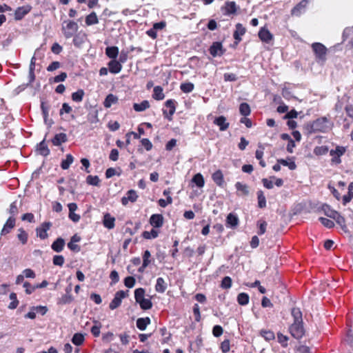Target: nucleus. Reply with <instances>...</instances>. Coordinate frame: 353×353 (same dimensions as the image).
<instances>
[{"instance_id": "a19ab883", "label": "nucleus", "mask_w": 353, "mask_h": 353, "mask_svg": "<svg viewBox=\"0 0 353 353\" xmlns=\"http://www.w3.org/2000/svg\"><path fill=\"white\" fill-rule=\"evenodd\" d=\"M277 161L279 163H281V165H283L284 166H288L289 168V169L291 170H294L296 168V165L295 162L293 161L290 160V161H288V160L281 159H278Z\"/></svg>"}, {"instance_id": "49530a36", "label": "nucleus", "mask_w": 353, "mask_h": 353, "mask_svg": "<svg viewBox=\"0 0 353 353\" xmlns=\"http://www.w3.org/2000/svg\"><path fill=\"white\" fill-rule=\"evenodd\" d=\"M145 290L143 288H138L134 291V298L137 303L141 301V300L144 299L145 297Z\"/></svg>"}, {"instance_id": "e2e57ef3", "label": "nucleus", "mask_w": 353, "mask_h": 353, "mask_svg": "<svg viewBox=\"0 0 353 353\" xmlns=\"http://www.w3.org/2000/svg\"><path fill=\"white\" fill-rule=\"evenodd\" d=\"M259 225V231L258 234L259 235L263 234L266 231L267 223L265 221H260L258 222Z\"/></svg>"}, {"instance_id": "b1692460", "label": "nucleus", "mask_w": 353, "mask_h": 353, "mask_svg": "<svg viewBox=\"0 0 353 353\" xmlns=\"http://www.w3.org/2000/svg\"><path fill=\"white\" fill-rule=\"evenodd\" d=\"M64 245H65L64 239L59 237V238L57 239V240L53 242V243L51 245V248L54 251H55L57 252H60L63 250Z\"/></svg>"}, {"instance_id": "ddd939ff", "label": "nucleus", "mask_w": 353, "mask_h": 353, "mask_svg": "<svg viewBox=\"0 0 353 353\" xmlns=\"http://www.w3.org/2000/svg\"><path fill=\"white\" fill-rule=\"evenodd\" d=\"M214 123L219 127L221 131H225L229 128V123L227 122L226 118L224 116H220L216 117Z\"/></svg>"}, {"instance_id": "9b49d317", "label": "nucleus", "mask_w": 353, "mask_h": 353, "mask_svg": "<svg viewBox=\"0 0 353 353\" xmlns=\"http://www.w3.org/2000/svg\"><path fill=\"white\" fill-rule=\"evenodd\" d=\"M165 106L169 109L168 114L166 110H163V114L168 120L172 119V116L175 112L174 101L169 99L165 102Z\"/></svg>"}, {"instance_id": "412c9836", "label": "nucleus", "mask_w": 353, "mask_h": 353, "mask_svg": "<svg viewBox=\"0 0 353 353\" xmlns=\"http://www.w3.org/2000/svg\"><path fill=\"white\" fill-rule=\"evenodd\" d=\"M167 288H168V284L166 283V282L165 281V280L163 278L159 277L157 279V283L155 285V290L157 292L163 293L166 290Z\"/></svg>"}, {"instance_id": "423d86ee", "label": "nucleus", "mask_w": 353, "mask_h": 353, "mask_svg": "<svg viewBox=\"0 0 353 353\" xmlns=\"http://www.w3.org/2000/svg\"><path fill=\"white\" fill-rule=\"evenodd\" d=\"M128 291L126 292L119 290L116 292L114 299L112 300L109 305V307L111 310L117 308L121 303L122 299L128 296Z\"/></svg>"}, {"instance_id": "09e8293b", "label": "nucleus", "mask_w": 353, "mask_h": 353, "mask_svg": "<svg viewBox=\"0 0 353 353\" xmlns=\"http://www.w3.org/2000/svg\"><path fill=\"white\" fill-rule=\"evenodd\" d=\"M158 236V232L152 229L150 232L145 231L143 232V237L146 239H155Z\"/></svg>"}, {"instance_id": "6ab92c4d", "label": "nucleus", "mask_w": 353, "mask_h": 353, "mask_svg": "<svg viewBox=\"0 0 353 353\" xmlns=\"http://www.w3.org/2000/svg\"><path fill=\"white\" fill-rule=\"evenodd\" d=\"M115 219L110 214L107 213L103 216V225L110 230L114 227Z\"/></svg>"}, {"instance_id": "20e7f679", "label": "nucleus", "mask_w": 353, "mask_h": 353, "mask_svg": "<svg viewBox=\"0 0 353 353\" xmlns=\"http://www.w3.org/2000/svg\"><path fill=\"white\" fill-rule=\"evenodd\" d=\"M78 29V24L73 21H65L63 23L62 30L65 38L72 37Z\"/></svg>"}, {"instance_id": "c85d7f7f", "label": "nucleus", "mask_w": 353, "mask_h": 353, "mask_svg": "<svg viewBox=\"0 0 353 353\" xmlns=\"http://www.w3.org/2000/svg\"><path fill=\"white\" fill-rule=\"evenodd\" d=\"M150 323V319L149 317L145 318H139L137 321V327L140 330H145L148 326Z\"/></svg>"}, {"instance_id": "864d4df0", "label": "nucleus", "mask_w": 353, "mask_h": 353, "mask_svg": "<svg viewBox=\"0 0 353 353\" xmlns=\"http://www.w3.org/2000/svg\"><path fill=\"white\" fill-rule=\"evenodd\" d=\"M319 220L327 228H332L334 226V223L327 218L320 217Z\"/></svg>"}, {"instance_id": "39448f33", "label": "nucleus", "mask_w": 353, "mask_h": 353, "mask_svg": "<svg viewBox=\"0 0 353 353\" xmlns=\"http://www.w3.org/2000/svg\"><path fill=\"white\" fill-rule=\"evenodd\" d=\"M346 152V148L343 146H336L334 150H331L330 152V156L332 157L331 161L334 164H339L341 163V157L343 156Z\"/></svg>"}, {"instance_id": "6e6d98bb", "label": "nucleus", "mask_w": 353, "mask_h": 353, "mask_svg": "<svg viewBox=\"0 0 353 353\" xmlns=\"http://www.w3.org/2000/svg\"><path fill=\"white\" fill-rule=\"evenodd\" d=\"M327 152L328 148L327 146L316 147L314 150V152L316 155H323L327 154Z\"/></svg>"}, {"instance_id": "79ce46f5", "label": "nucleus", "mask_w": 353, "mask_h": 353, "mask_svg": "<svg viewBox=\"0 0 353 353\" xmlns=\"http://www.w3.org/2000/svg\"><path fill=\"white\" fill-rule=\"evenodd\" d=\"M84 91L81 89L72 94V99L75 102H81L84 96Z\"/></svg>"}, {"instance_id": "338daca9", "label": "nucleus", "mask_w": 353, "mask_h": 353, "mask_svg": "<svg viewBox=\"0 0 353 353\" xmlns=\"http://www.w3.org/2000/svg\"><path fill=\"white\" fill-rule=\"evenodd\" d=\"M72 111V108L67 103H63L62 105V108L60 110L59 114L62 115L64 112L69 114Z\"/></svg>"}, {"instance_id": "0eeeda50", "label": "nucleus", "mask_w": 353, "mask_h": 353, "mask_svg": "<svg viewBox=\"0 0 353 353\" xmlns=\"http://www.w3.org/2000/svg\"><path fill=\"white\" fill-rule=\"evenodd\" d=\"M52 223L50 222L43 223L39 228L36 229L37 236L41 239H46L48 238V230H50Z\"/></svg>"}, {"instance_id": "a878e982", "label": "nucleus", "mask_w": 353, "mask_h": 353, "mask_svg": "<svg viewBox=\"0 0 353 353\" xmlns=\"http://www.w3.org/2000/svg\"><path fill=\"white\" fill-rule=\"evenodd\" d=\"M118 102V97L112 94H109L103 102V105L106 108H110L113 104Z\"/></svg>"}, {"instance_id": "680f3d73", "label": "nucleus", "mask_w": 353, "mask_h": 353, "mask_svg": "<svg viewBox=\"0 0 353 353\" xmlns=\"http://www.w3.org/2000/svg\"><path fill=\"white\" fill-rule=\"evenodd\" d=\"M277 338H278L279 342L282 345L283 347H287L288 341V336L283 335L281 333H279L277 334Z\"/></svg>"}, {"instance_id": "7c9ffc66", "label": "nucleus", "mask_w": 353, "mask_h": 353, "mask_svg": "<svg viewBox=\"0 0 353 353\" xmlns=\"http://www.w3.org/2000/svg\"><path fill=\"white\" fill-rule=\"evenodd\" d=\"M150 103L148 101L144 100L140 103H134L133 108L137 112H142L149 108Z\"/></svg>"}, {"instance_id": "5fc2aeb1", "label": "nucleus", "mask_w": 353, "mask_h": 353, "mask_svg": "<svg viewBox=\"0 0 353 353\" xmlns=\"http://www.w3.org/2000/svg\"><path fill=\"white\" fill-rule=\"evenodd\" d=\"M73 298L71 294L65 293L62 297L59 299V303L61 304H67L70 303L72 301Z\"/></svg>"}, {"instance_id": "393cba45", "label": "nucleus", "mask_w": 353, "mask_h": 353, "mask_svg": "<svg viewBox=\"0 0 353 353\" xmlns=\"http://www.w3.org/2000/svg\"><path fill=\"white\" fill-rule=\"evenodd\" d=\"M321 210L325 216L333 219L336 218V216L339 213L337 211L332 209L330 205L326 204L323 205Z\"/></svg>"}, {"instance_id": "bf43d9fd", "label": "nucleus", "mask_w": 353, "mask_h": 353, "mask_svg": "<svg viewBox=\"0 0 353 353\" xmlns=\"http://www.w3.org/2000/svg\"><path fill=\"white\" fill-rule=\"evenodd\" d=\"M65 259L62 255H55L53 257V264L55 265L62 266L64 263Z\"/></svg>"}, {"instance_id": "7ed1b4c3", "label": "nucleus", "mask_w": 353, "mask_h": 353, "mask_svg": "<svg viewBox=\"0 0 353 353\" xmlns=\"http://www.w3.org/2000/svg\"><path fill=\"white\" fill-rule=\"evenodd\" d=\"M312 49L315 54L316 61L321 65L324 64L326 61L327 48L321 43L316 42L312 44Z\"/></svg>"}, {"instance_id": "2eb2a0df", "label": "nucleus", "mask_w": 353, "mask_h": 353, "mask_svg": "<svg viewBox=\"0 0 353 353\" xmlns=\"http://www.w3.org/2000/svg\"><path fill=\"white\" fill-rule=\"evenodd\" d=\"M235 188L237 190V194L241 196H246L249 194V187L244 183L241 182H236L235 183Z\"/></svg>"}, {"instance_id": "de8ad7c7", "label": "nucleus", "mask_w": 353, "mask_h": 353, "mask_svg": "<svg viewBox=\"0 0 353 353\" xmlns=\"http://www.w3.org/2000/svg\"><path fill=\"white\" fill-rule=\"evenodd\" d=\"M194 84L192 83H181L180 88L185 93L191 92L194 90Z\"/></svg>"}, {"instance_id": "1a4fd4ad", "label": "nucleus", "mask_w": 353, "mask_h": 353, "mask_svg": "<svg viewBox=\"0 0 353 353\" xmlns=\"http://www.w3.org/2000/svg\"><path fill=\"white\" fill-rule=\"evenodd\" d=\"M138 195L134 190H130L127 192L125 196L121 199V203L123 205H127L129 202L134 203L137 201Z\"/></svg>"}, {"instance_id": "72a5a7b5", "label": "nucleus", "mask_w": 353, "mask_h": 353, "mask_svg": "<svg viewBox=\"0 0 353 353\" xmlns=\"http://www.w3.org/2000/svg\"><path fill=\"white\" fill-rule=\"evenodd\" d=\"M74 158L70 154L66 155L65 159L63 160L61 163V167L63 170H67L70 165L73 163Z\"/></svg>"}, {"instance_id": "dca6fc26", "label": "nucleus", "mask_w": 353, "mask_h": 353, "mask_svg": "<svg viewBox=\"0 0 353 353\" xmlns=\"http://www.w3.org/2000/svg\"><path fill=\"white\" fill-rule=\"evenodd\" d=\"M15 225V218L13 216H10L6 223L3 225V228L1 230V234L5 235L10 232V230L13 228Z\"/></svg>"}, {"instance_id": "052dcab7", "label": "nucleus", "mask_w": 353, "mask_h": 353, "mask_svg": "<svg viewBox=\"0 0 353 353\" xmlns=\"http://www.w3.org/2000/svg\"><path fill=\"white\" fill-rule=\"evenodd\" d=\"M124 284L127 288H132L135 285V279L133 276H127L124 280Z\"/></svg>"}, {"instance_id": "4be33fe9", "label": "nucleus", "mask_w": 353, "mask_h": 353, "mask_svg": "<svg viewBox=\"0 0 353 353\" xmlns=\"http://www.w3.org/2000/svg\"><path fill=\"white\" fill-rule=\"evenodd\" d=\"M214 182L219 186L222 187L224 183L223 174L222 172L219 170L213 173L212 176Z\"/></svg>"}, {"instance_id": "c03bdc74", "label": "nucleus", "mask_w": 353, "mask_h": 353, "mask_svg": "<svg viewBox=\"0 0 353 353\" xmlns=\"http://www.w3.org/2000/svg\"><path fill=\"white\" fill-rule=\"evenodd\" d=\"M86 183L91 185L98 186L100 183V179L98 176L88 175L86 178Z\"/></svg>"}, {"instance_id": "0e129e2a", "label": "nucleus", "mask_w": 353, "mask_h": 353, "mask_svg": "<svg viewBox=\"0 0 353 353\" xmlns=\"http://www.w3.org/2000/svg\"><path fill=\"white\" fill-rule=\"evenodd\" d=\"M28 12V10H25L23 8H19L15 12V18L21 19Z\"/></svg>"}, {"instance_id": "a18cd8bd", "label": "nucleus", "mask_w": 353, "mask_h": 353, "mask_svg": "<svg viewBox=\"0 0 353 353\" xmlns=\"http://www.w3.org/2000/svg\"><path fill=\"white\" fill-rule=\"evenodd\" d=\"M138 303L139 304L141 308L144 310H149L152 307V303L149 299H142Z\"/></svg>"}, {"instance_id": "ea45409f", "label": "nucleus", "mask_w": 353, "mask_h": 353, "mask_svg": "<svg viewBox=\"0 0 353 353\" xmlns=\"http://www.w3.org/2000/svg\"><path fill=\"white\" fill-rule=\"evenodd\" d=\"M10 299L11 300V302L8 305V308L10 310H14L17 308L19 304V301L17 298V294L14 292H12L10 296Z\"/></svg>"}, {"instance_id": "bb28decb", "label": "nucleus", "mask_w": 353, "mask_h": 353, "mask_svg": "<svg viewBox=\"0 0 353 353\" xmlns=\"http://www.w3.org/2000/svg\"><path fill=\"white\" fill-rule=\"evenodd\" d=\"M105 54L110 59H115L119 54V48L110 46L105 48Z\"/></svg>"}, {"instance_id": "e433bc0d", "label": "nucleus", "mask_w": 353, "mask_h": 353, "mask_svg": "<svg viewBox=\"0 0 353 353\" xmlns=\"http://www.w3.org/2000/svg\"><path fill=\"white\" fill-rule=\"evenodd\" d=\"M250 300V297L248 294L245 292H241L237 296V301L239 305H246L248 304Z\"/></svg>"}, {"instance_id": "a211bd4d", "label": "nucleus", "mask_w": 353, "mask_h": 353, "mask_svg": "<svg viewBox=\"0 0 353 353\" xmlns=\"http://www.w3.org/2000/svg\"><path fill=\"white\" fill-rule=\"evenodd\" d=\"M246 29L241 23L236 25V30L234 32L233 37L238 42L241 41V37L245 33Z\"/></svg>"}, {"instance_id": "f3484780", "label": "nucleus", "mask_w": 353, "mask_h": 353, "mask_svg": "<svg viewBox=\"0 0 353 353\" xmlns=\"http://www.w3.org/2000/svg\"><path fill=\"white\" fill-rule=\"evenodd\" d=\"M222 10L225 14H234L236 12V5L234 1H228L222 8Z\"/></svg>"}, {"instance_id": "aec40b11", "label": "nucleus", "mask_w": 353, "mask_h": 353, "mask_svg": "<svg viewBox=\"0 0 353 353\" xmlns=\"http://www.w3.org/2000/svg\"><path fill=\"white\" fill-rule=\"evenodd\" d=\"M239 224V218L236 215L230 213L226 218L227 227L235 228Z\"/></svg>"}, {"instance_id": "9d476101", "label": "nucleus", "mask_w": 353, "mask_h": 353, "mask_svg": "<svg viewBox=\"0 0 353 353\" xmlns=\"http://www.w3.org/2000/svg\"><path fill=\"white\" fill-rule=\"evenodd\" d=\"M259 37L263 42L269 43L272 39L273 35L268 28L263 27L259 32Z\"/></svg>"}, {"instance_id": "4c0bfd02", "label": "nucleus", "mask_w": 353, "mask_h": 353, "mask_svg": "<svg viewBox=\"0 0 353 353\" xmlns=\"http://www.w3.org/2000/svg\"><path fill=\"white\" fill-rule=\"evenodd\" d=\"M257 199L259 208H265L266 206V199L265 196H264L263 191L259 190L257 192Z\"/></svg>"}, {"instance_id": "37998d69", "label": "nucleus", "mask_w": 353, "mask_h": 353, "mask_svg": "<svg viewBox=\"0 0 353 353\" xmlns=\"http://www.w3.org/2000/svg\"><path fill=\"white\" fill-rule=\"evenodd\" d=\"M84 341V336L80 333H76L74 334L72 342L76 345H81Z\"/></svg>"}, {"instance_id": "4d7b16f0", "label": "nucleus", "mask_w": 353, "mask_h": 353, "mask_svg": "<svg viewBox=\"0 0 353 353\" xmlns=\"http://www.w3.org/2000/svg\"><path fill=\"white\" fill-rule=\"evenodd\" d=\"M8 212L10 214V216H13V217H14V216L18 214L19 211H18L17 201H14L10 204Z\"/></svg>"}, {"instance_id": "4468645a", "label": "nucleus", "mask_w": 353, "mask_h": 353, "mask_svg": "<svg viewBox=\"0 0 353 353\" xmlns=\"http://www.w3.org/2000/svg\"><path fill=\"white\" fill-rule=\"evenodd\" d=\"M108 65L109 71L112 74H118L122 69V65L116 59L110 61Z\"/></svg>"}, {"instance_id": "603ef678", "label": "nucleus", "mask_w": 353, "mask_h": 353, "mask_svg": "<svg viewBox=\"0 0 353 353\" xmlns=\"http://www.w3.org/2000/svg\"><path fill=\"white\" fill-rule=\"evenodd\" d=\"M232 286V279L230 276H225L221 283V287L223 289H229Z\"/></svg>"}, {"instance_id": "f8f14e48", "label": "nucleus", "mask_w": 353, "mask_h": 353, "mask_svg": "<svg viewBox=\"0 0 353 353\" xmlns=\"http://www.w3.org/2000/svg\"><path fill=\"white\" fill-rule=\"evenodd\" d=\"M150 224L154 228H161L163 224V216L159 214H154L150 216Z\"/></svg>"}, {"instance_id": "f704fd0d", "label": "nucleus", "mask_w": 353, "mask_h": 353, "mask_svg": "<svg viewBox=\"0 0 353 353\" xmlns=\"http://www.w3.org/2000/svg\"><path fill=\"white\" fill-rule=\"evenodd\" d=\"M192 182L194 183L199 188H203L204 186V184H205V181H204V179H203V176L200 173H198V174H196L192 179Z\"/></svg>"}, {"instance_id": "6e6552de", "label": "nucleus", "mask_w": 353, "mask_h": 353, "mask_svg": "<svg viewBox=\"0 0 353 353\" xmlns=\"http://www.w3.org/2000/svg\"><path fill=\"white\" fill-rule=\"evenodd\" d=\"M210 54L215 57L223 54L225 50L223 49V46L220 42H214L209 49Z\"/></svg>"}, {"instance_id": "f03ea898", "label": "nucleus", "mask_w": 353, "mask_h": 353, "mask_svg": "<svg viewBox=\"0 0 353 353\" xmlns=\"http://www.w3.org/2000/svg\"><path fill=\"white\" fill-rule=\"evenodd\" d=\"M305 128L309 134H312L317 132H326L330 130V126L328 119L326 117H321L312 123H307Z\"/></svg>"}, {"instance_id": "c756f323", "label": "nucleus", "mask_w": 353, "mask_h": 353, "mask_svg": "<svg viewBox=\"0 0 353 353\" xmlns=\"http://www.w3.org/2000/svg\"><path fill=\"white\" fill-rule=\"evenodd\" d=\"M85 23L87 26L95 25L99 23L97 14L94 12H91L85 17Z\"/></svg>"}, {"instance_id": "f257e3e1", "label": "nucleus", "mask_w": 353, "mask_h": 353, "mask_svg": "<svg viewBox=\"0 0 353 353\" xmlns=\"http://www.w3.org/2000/svg\"><path fill=\"white\" fill-rule=\"evenodd\" d=\"M291 314L294 319V322L289 327L290 332L294 338L296 339H301L305 334L302 312L300 308L293 307L291 310Z\"/></svg>"}, {"instance_id": "3c124183", "label": "nucleus", "mask_w": 353, "mask_h": 353, "mask_svg": "<svg viewBox=\"0 0 353 353\" xmlns=\"http://www.w3.org/2000/svg\"><path fill=\"white\" fill-rule=\"evenodd\" d=\"M19 240L23 243L26 244L28 241V234L23 229L19 230V234L17 235Z\"/></svg>"}, {"instance_id": "8fccbe9b", "label": "nucleus", "mask_w": 353, "mask_h": 353, "mask_svg": "<svg viewBox=\"0 0 353 353\" xmlns=\"http://www.w3.org/2000/svg\"><path fill=\"white\" fill-rule=\"evenodd\" d=\"M261 335L266 340L271 341L274 339V334L270 330H261Z\"/></svg>"}, {"instance_id": "473e14b6", "label": "nucleus", "mask_w": 353, "mask_h": 353, "mask_svg": "<svg viewBox=\"0 0 353 353\" xmlns=\"http://www.w3.org/2000/svg\"><path fill=\"white\" fill-rule=\"evenodd\" d=\"M336 221V223L339 224L341 229L345 232H347V227L345 224V220L343 216H342L339 213L336 216V218L334 219Z\"/></svg>"}, {"instance_id": "5701e85b", "label": "nucleus", "mask_w": 353, "mask_h": 353, "mask_svg": "<svg viewBox=\"0 0 353 353\" xmlns=\"http://www.w3.org/2000/svg\"><path fill=\"white\" fill-rule=\"evenodd\" d=\"M310 0H303L292 10V14L299 15Z\"/></svg>"}, {"instance_id": "69168bd1", "label": "nucleus", "mask_w": 353, "mask_h": 353, "mask_svg": "<svg viewBox=\"0 0 353 353\" xmlns=\"http://www.w3.org/2000/svg\"><path fill=\"white\" fill-rule=\"evenodd\" d=\"M142 145L145 148L147 151H149L152 148V143L148 139H142L141 141Z\"/></svg>"}, {"instance_id": "774afa93", "label": "nucleus", "mask_w": 353, "mask_h": 353, "mask_svg": "<svg viewBox=\"0 0 353 353\" xmlns=\"http://www.w3.org/2000/svg\"><path fill=\"white\" fill-rule=\"evenodd\" d=\"M63 48L58 43H53L51 50L54 54H59L62 51Z\"/></svg>"}, {"instance_id": "2f4dec72", "label": "nucleus", "mask_w": 353, "mask_h": 353, "mask_svg": "<svg viewBox=\"0 0 353 353\" xmlns=\"http://www.w3.org/2000/svg\"><path fill=\"white\" fill-rule=\"evenodd\" d=\"M152 97L156 100H162L164 99L163 88L161 86H155L153 90Z\"/></svg>"}, {"instance_id": "c9c22d12", "label": "nucleus", "mask_w": 353, "mask_h": 353, "mask_svg": "<svg viewBox=\"0 0 353 353\" xmlns=\"http://www.w3.org/2000/svg\"><path fill=\"white\" fill-rule=\"evenodd\" d=\"M38 150L41 155L46 157L50 153V150L48 149L47 145L45 143V141L43 140L38 145Z\"/></svg>"}, {"instance_id": "cd10ccee", "label": "nucleus", "mask_w": 353, "mask_h": 353, "mask_svg": "<svg viewBox=\"0 0 353 353\" xmlns=\"http://www.w3.org/2000/svg\"><path fill=\"white\" fill-rule=\"evenodd\" d=\"M67 141V136L64 133L57 134L52 139V143L54 145H60L63 143H65Z\"/></svg>"}, {"instance_id": "13d9d810", "label": "nucleus", "mask_w": 353, "mask_h": 353, "mask_svg": "<svg viewBox=\"0 0 353 353\" xmlns=\"http://www.w3.org/2000/svg\"><path fill=\"white\" fill-rule=\"evenodd\" d=\"M151 257V254L149 250H145L143 255V263L144 267H148L150 263V258Z\"/></svg>"}, {"instance_id": "58836bf2", "label": "nucleus", "mask_w": 353, "mask_h": 353, "mask_svg": "<svg viewBox=\"0 0 353 353\" xmlns=\"http://www.w3.org/2000/svg\"><path fill=\"white\" fill-rule=\"evenodd\" d=\"M239 112L244 117L248 116L251 112L250 105L247 103H241L239 106Z\"/></svg>"}]
</instances>
